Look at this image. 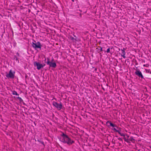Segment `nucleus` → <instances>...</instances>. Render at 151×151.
<instances>
[{"label":"nucleus","instance_id":"nucleus-19","mask_svg":"<svg viewBox=\"0 0 151 151\" xmlns=\"http://www.w3.org/2000/svg\"><path fill=\"white\" fill-rule=\"evenodd\" d=\"M149 73H151V71H150V72H149Z\"/></svg>","mask_w":151,"mask_h":151},{"label":"nucleus","instance_id":"nucleus-18","mask_svg":"<svg viewBox=\"0 0 151 151\" xmlns=\"http://www.w3.org/2000/svg\"><path fill=\"white\" fill-rule=\"evenodd\" d=\"M53 60H53V59H52V61H53Z\"/></svg>","mask_w":151,"mask_h":151},{"label":"nucleus","instance_id":"nucleus-2","mask_svg":"<svg viewBox=\"0 0 151 151\" xmlns=\"http://www.w3.org/2000/svg\"><path fill=\"white\" fill-rule=\"evenodd\" d=\"M106 124L108 126H110L112 127V129L114 130V131L117 132L118 130L116 129L117 127L114 124H112L110 122L107 121L106 122Z\"/></svg>","mask_w":151,"mask_h":151},{"label":"nucleus","instance_id":"nucleus-21","mask_svg":"<svg viewBox=\"0 0 151 151\" xmlns=\"http://www.w3.org/2000/svg\"><path fill=\"white\" fill-rule=\"evenodd\" d=\"M73 1H74V0H72Z\"/></svg>","mask_w":151,"mask_h":151},{"label":"nucleus","instance_id":"nucleus-20","mask_svg":"<svg viewBox=\"0 0 151 151\" xmlns=\"http://www.w3.org/2000/svg\"><path fill=\"white\" fill-rule=\"evenodd\" d=\"M125 141H126V139L125 138Z\"/></svg>","mask_w":151,"mask_h":151},{"label":"nucleus","instance_id":"nucleus-6","mask_svg":"<svg viewBox=\"0 0 151 151\" xmlns=\"http://www.w3.org/2000/svg\"><path fill=\"white\" fill-rule=\"evenodd\" d=\"M35 65H36L37 66V68L38 70H40L41 68H43L45 66V64H40L39 63L35 62L34 63Z\"/></svg>","mask_w":151,"mask_h":151},{"label":"nucleus","instance_id":"nucleus-16","mask_svg":"<svg viewBox=\"0 0 151 151\" xmlns=\"http://www.w3.org/2000/svg\"><path fill=\"white\" fill-rule=\"evenodd\" d=\"M18 98L19 99V100H21L22 99L20 97H18Z\"/></svg>","mask_w":151,"mask_h":151},{"label":"nucleus","instance_id":"nucleus-14","mask_svg":"<svg viewBox=\"0 0 151 151\" xmlns=\"http://www.w3.org/2000/svg\"><path fill=\"white\" fill-rule=\"evenodd\" d=\"M146 71L147 72H148V73L150 72V70H146Z\"/></svg>","mask_w":151,"mask_h":151},{"label":"nucleus","instance_id":"nucleus-9","mask_svg":"<svg viewBox=\"0 0 151 151\" xmlns=\"http://www.w3.org/2000/svg\"><path fill=\"white\" fill-rule=\"evenodd\" d=\"M125 49L124 48H123V49H121V50L122 52V54L121 55V56L124 58H125Z\"/></svg>","mask_w":151,"mask_h":151},{"label":"nucleus","instance_id":"nucleus-1","mask_svg":"<svg viewBox=\"0 0 151 151\" xmlns=\"http://www.w3.org/2000/svg\"><path fill=\"white\" fill-rule=\"evenodd\" d=\"M60 140L61 142L67 143L69 145L71 144L73 142V140H71L67 135L63 133L61 136Z\"/></svg>","mask_w":151,"mask_h":151},{"label":"nucleus","instance_id":"nucleus-17","mask_svg":"<svg viewBox=\"0 0 151 151\" xmlns=\"http://www.w3.org/2000/svg\"><path fill=\"white\" fill-rule=\"evenodd\" d=\"M126 136L127 137H128L129 136H127V135H126Z\"/></svg>","mask_w":151,"mask_h":151},{"label":"nucleus","instance_id":"nucleus-4","mask_svg":"<svg viewBox=\"0 0 151 151\" xmlns=\"http://www.w3.org/2000/svg\"><path fill=\"white\" fill-rule=\"evenodd\" d=\"M52 104L53 106L59 110L61 109L62 108V105L61 104H58L56 102L54 101L52 103Z\"/></svg>","mask_w":151,"mask_h":151},{"label":"nucleus","instance_id":"nucleus-15","mask_svg":"<svg viewBox=\"0 0 151 151\" xmlns=\"http://www.w3.org/2000/svg\"><path fill=\"white\" fill-rule=\"evenodd\" d=\"M100 51H102V47H101V48H100Z\"/></svg>","mask_w":151,"mask_h":151},{"label":"nucleus","instance_id":"nucleus-5","mask_svg":"<svg viewBox=\"0 0 151 151\" xmlns=\"http://www.w3.org/2000/svg\"><path fill=\"white\" fill-rule=\"evenodd\" d=\"M15 72H12L11 70L9 71V73L7 74L6 75V77L8 78H13L14 77Z\"/></svg>","mask_w":151,"mask_h":151},{"label":"nucleus","instance_id":"nucleus-11","mask_svg":"<svg viewBox=\"0 0 151 151\" xmlns=\"http://www.w3.org/2000/svg\"><path fill=\"white\" fill-rule=\"evenodd\" d=\"M12 94H13L14 95H16L18 96V93H17V92H16V91H14L13 92Z\"/></svg>","mask_w":151,"mask_h":151},{"label":"nucleus","instance_id":"nucleus-7","mask_svg":"<svg viewBox=\"0 0 151 151\" xmlns=\"http://www.w3.org/2000/svg\"><path fill=\"white\" fill-rule=\"evenodd\" d=\"M47 64L50 67L53 68H55L56 67V65L55 62L52 63L49 61L48 58H47Z\"/></svg>","mask_w":151,"mask_h":151},{"label":"nucleus","instance_id":"nucleus-10","mask_svg":"<svg viewBox=\"0 0 151 151\" xmlns=\"http://www.w3.org/2000/svg\"><path fill=\"white\" fill-rule=\"evenodd\" d=\"M117 132H118V133L119 134L122 136H126V135L123 134V133H121L120 132L118 131H117Z\"/></svg>","mask_w":151,"mask_h":151},{"label":"nucleus","instance_id":"nucleus-3","mask_svg":"<svg viewBox=\"0 0 151 151\" xmlns=\"http://www.w3.org/2000/svg\"><path fill=\"white\" fill-rule=\"evenodd\" d=\"M32 46L33 47H34L35 49L38 48L40 49H41V45L40 43L38 42L36 43H33L32 44Z\"/></svg>","mask_w":151,"mask_h":151},{"label":"nucleus","instance_id":"nucleus-8","mask_svg":"<svg viewBox=\"0 0 151 151\" xmlns=\"http://www.w3.org/2000/svg\"><path fill=\"white\" fill-rule=\"evenodd\" d=\"M135 73L139 77H141V78H143L141 72L139 70H136Z\"/></svg>","mask_w":151,"mask_h":151},{"label":"nucleus","instance_id":"nucleus-13","mask_svg":"<svg viewBox=\"0 0 151 151\" xmlns=\"http://www.w3.org/2000/svg\"><path fill=\"white\" fill-rule=\"evenodd\" d=\"M143 66H146L147 67H148L149 66V65L148 64L144 65Z\"/></svg>","mask_w":151,"mask_h":151},{"label":"nucleus","instance_id":"nucleus-12","mask_svg":"<svg viewBox=\"0 0 151 151\" xmlns=\"http://www.w3.org/2000/svg\"><path fill=\"white\" fill-rule=\"evenodd\" d=\"M110 51V49L109 48H108L106 50V52H107V53H109V52Z\"/></svg>","mask_w":151,"mask_h":151}]
</instances>
